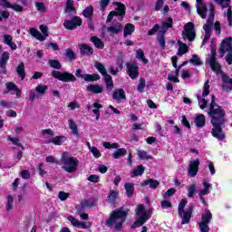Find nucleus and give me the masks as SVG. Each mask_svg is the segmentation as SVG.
Segmentation results:
<instances>
[{"label":"nucleus","instance_id":"obj_52","mask_svg":"<svg viewBox=\"0 0 232 232\" xmlns=\"http://www.w3.org/2000/svg\"><path fill=\"white\" fill-rule=\"evenodd\" d=\"M76 209L77 215L80 217V218H82V220H88L90 218V216H88V214L82 212V210L81 209V206H77Z\"/></svg>","mask_w":232,"mask_h":232},{"label":"nucleus","instance_id":"obj_54","mask_svg":"<svg viewBox=\"0 0 232 232\" xmlns=\"http://www.w3.org/2000/svg\"><path fill=\"white\" fill-rule=\"evenodd\" d=\"M217 5H219L221 8H227L229 6L231 0H214Z\"/></svg>","mask_w":232,"mask_h":232},{"label":"nucleus","instance_id":"obj_20","mask_svg":"<svg viewBox=\"0 0 232 232\" xmlns=\"http://www.w3.org/2000/svg\"><path fill=\"white\" fill-rule=\"evenodd\" d=\"M196 6H197V12L198 15L202 19H206V14H208V7L204 3H202V0H196Z\"/></svg>","mask_w":232,"mask_h":232},{"label":"nucleus","instance_id":"obj_35","mask_svg":"<svg viewBox=\"0 0 232 232\" xmlns=\"http://www.w3.org/2000/svg\"><path fill=\"white\" fill-rule=\"evenodd\" d=\"M96 204L97 201L93 198L84 199L81 202L80 208H93Z\"/></svg>","mask_w":232,"mask_h":232},{"label":"nucleus","instance_id":"obj_2","mask_svg":"<svg viewBox=\"0 0 232 232\" xmlns=\"http://www.w3.org/2000/svg\"><path fill=\"white\" fill-rule=\"evenodd\" d=\"M126 217H128V210H124V208L115 209L105 221V225L108 227H114V229L119 230L122 227V224L126 222Z\"/></svg>","mask_w":232,"mask_h":232},{"label":"nucleus","instance_id":"obj_6","mask_svg":"<svg viewBox=\"0 0 232 232\" xmlns=\"http://www.w3.org/2000/svg\"><path fill=\"white\" fill-rule=\"evenodd\" d=\"M219 53L221 57H224L225 53H227L226 56V61L228 64H232V37L223 39L220 44Z\"/></svg>","mask_w":232,"mask_h":232},{"label":"nucleus","instance_id":"obj_19","mask_svg":"<svg viewBox=\"0 0 232 232\" xmlns=\"http://www.w3.org/2000/svg\"><path fill=\"white\" fill-rule=\"evenodd\" d=\"M127 73L130 79H137L139 77V66H137V63H128Z\"/></svg>","mask_w":232,"mask_h":232},{"label":"nucleus","instance_id":"obj_25","mask_svg":"<svg viewBox=\"0 0 232 232\" xmlns=\"http://www.w3.org/2000/svg\"><path fill=\"white\" fill-rule=\"evenodd\" d=\"M196 128H204L206 126V116L204 114H198L194 119Z\"/></svg>","mask_w":232,"mask_h":232},{"label":"nucleus","instance_id":"obj_16","mask_svg":"<svg viewBox=\"0 0 232 232\" xmlns=\"http://www.w3.org/2000/svg\"><path fill=\"white\" fill-rule=\"evenodd\" d=\"M81 24H82V20L77 16L72 17V20H65L63 23V26L66 30H75V28L81 26Z\"/></svg>","mask_w":232,"mask_h":232},{"label":"nucleus","instance_id":"obj_49","mask_svg":"<svg viewBox=\"0 0 232 232\" xmlns=\"http://www.w3.org/2000/svg\"><path fill=\"white\" fill-rule=\"evenodd\" d=\"M104 77V82L106 83L107 90H113V81L111 80V76L107 74Z\"/></svg>","mask_w":232,"mask_h":232},{"label":"nucleus","instance_id":"obj_14","mask_svg":"<svg viewBox=\"0 0 232 232\" xmlns=\"http://www.w3.org/2000/svg\"><path fill=\"white\" fill-rule=\"evenodd\" d=\"M182 35L185 41H195V25L192 23L186 24Z\"/></svg>","mask_w":232,"mask_h":232},{"label":"nucleus","instance_id":"obj_32","mask_svg":"<svg viewBox=\"0 0 232 232\" xmlns=\"http://www.w3.org/2000/svg\"><path fill=\"white\" fill-rule=\"evenodd\" d=\"M115 101H121L126 99V92L122 89H116L112 94Z\"/></svg>","mask_w":232,"mask_h":232},{"label":"nucleus","instance_id":"obj_55","mask_svg":"<svg viewBox=\"0 0 232 232\" xmlns=\"http://www.w3.org/2000/svg\"><path fill=\"white\" fill-rule=\"evenodd\" d=\"M35 8L38 10V12H41L42 14H44V12H46V5H44V3L43 2H36Z\"/></svg>","mask_w":232,"mask_h":232},{"label":"nucleus","instance_id":"obj_44","mask_svg":"<svg viewBox=\"0 0 232 232\" xmlns=\"http://www.w3.org/2000/svg\"><path fill=\"white\" fill-rule=\"evenodd\" d=\"M91 41L92 43H93L96 48H100V50H102V48H104V43H102V41L100 38L92 36L91 37Z\"/></svg>","mask_w":232,"mask_h":232},{"label":"nucleus","instance_id":"obj_53","mask_svg":"<svg viewBox=\"0 0 232 232\" xmlns=\"http://www.w3.org/2000/svg\"><path fill=\"white\" fill-rule=\"evenodd\" d=\"M16 72L19 77H21V79H24V63H19V65L16 68Z\"/></svg>","mask_w":232,"mask_h":232},{"label":"nucleus","instance_id":"obj_9","mask_svg":"<svg viewBox=\"0 0 232 232\" xmlns=\"http://www.w3.org/2000/svg\"><path fill=\"white\" fill-rule=\"evenodd\" d=\"M213 219V214H211V211L206 209L202 216H201V221L198 223L199 229L201 232H209V222Z\"/></svg>","mask_w":232,"mask_h":232},{"label":"nucleus","instance_id":"obj_21","mask_svg":"<svg viewBox=\"0 0 232 232\" xmlns=\"http://www.w3.org/2000/svg\"><path fill=\"white\" fill-rule=\"evenodd\" d=\"M0 6H3L4 8H12L14 12H23V6L17 4L11 5L6 0H0Z\"/></svg>","mask_w":232,"mask_h":232},{"label":"nucleus","instance_id":"obj_38","mask_svg":"<svg viewBox=\"0 0 232 232\" xmlns=\"http://www.w3.org/2000/svg\"><path fill=\"white\" fill-rule=\"evenodd\" d=\"M66 137L65 136H56L49 140L52 144H55V146H61L63 142H65Z\"/></svg>","mask_w":232,"mask_h":232},{"label":"nucleus","instance_id":"obj_4","mask_svg":"<svg viewBox=\"0 0 232 232\" xmlns=\"http://www.w3.org/2000/svg\"><path fill=\"white\" fill-rule=\"evenodd\" d=\"M137 220L131 226V228L140 227L151 218V210H147L144 205H139L135 209Z\"/></svg>","mask_w":232,"mask_h":232},{"label":"nucleus","instance_id":"obj_30","mask_svg":"<svg viewBox=\"0 0 232 232\" xmlns=\"http://www.w3.org/2000/svg\"><path fill=\"white\" fill-rule=\"evenodd\" d=\"M184 64H188V62H185L182 65H180L174 73H169L168 80L172 81V82H179V73L180 72V67L184 66Z\"/></svg>","mask_w":232,"mask_h":232},{"label":"nucleus","instance_id":"obj_57","mask_svg":"<svg viewBox=\"0 0 232 232\" xmlns=\"http://www.w3.org/2000/svg\"><path fill=\"white\" fill-rule=\"evenodd\" d=\"M87 180H89V182L97 184V182H101V177H99V175L92 174L87 178Z\"/></svg>","mask_w":232,"mask_h":232},{"label":"nucleus","instance_id":"obj_8","mask_svg":"<svg viewBox=\"0 0 232 232\" xmlns=\"http://www.w3.org/2000/svg\"><path fill=\"white\" fill-rule=\"evenodd\" d=\"M209 95V81L205 82L202 91H199L197 94L198 105L200 110H204L208 106V101L206 97Z\"/></svg>","mask_w":232,"mask_h":232},{"label":"nucleus","instance_id":"obj_47","mask_svg":"<svg viewBox=\"0 0 232 232\" xmlns=\"http://www.w3.org/2000/svg\"><path fill=\"white\" fill-rule=\"evenodd\" d=\"M189 63L194 66H202L203 64L202 60L197 54L192 55V58L189 60Z\"/></svg>","mask_w":232,"mask_h":232},{"label":"nucleus","instance_id":"obj_46","mask_svg":"<svg viewBox=\"0 0 232 232\" xmlns=\"http://www.w3.org/2000/svg\"><path fill=\"white\" fill-rule=\"evenodd\" d=\"M137 155H138L139 159H140L141 160H151V159H153L145 150H138Z\"/></svg>","mask_w":232,"mask_h":232},{"label":"nucleus","instance_id":"obj_27","mask_svg":"<svg viewBox=\"0 0 232 232\" xmlns=\"http://www.w3.org/2000/svg\"><path fill=\"white\" fill-rule=\"evenodd\" d=\"M4 44L11 47V50H17V44L14 43V38L10 34H4Z\"/></svg>","mask_w":232,"mask_h":232},{"label":"nucleus","instance_id":"obj_40","mask_svg":"<svg viewBox=\"0 0 232 232\" xmlns=\"http://www.w3.org/2000/svg\"><path fill=\"white\" fill-rule=\"evenodd\" d=\"M94 110L92 111V113H94V115H96V121H99V119L101 118V109H102V105L101 103H99L98 102H95L92 104Z\"/></svg>","mask_w":232,"mask_h":232},{"label":"nucleus","instance_id":"obj_64","mask_svg":"<svg viewBox=\"0 0 232 232\" xmlns=\"http://www.w3.org/2000/svg\"><path fill=\"white\" fill-rule=\"evenodd\" d=\"M133 130H144L146 128V124L144 122L141 123H134L132 125Z\"/></svg>","mask_w":232,"mask_h":232},{"label":"nucleus","instance_id":"obj_3","mask_svg":"<svg viewBox=\"0 0 232 232\" xmlns=\"http://www.w3.org/2000/svg\"><path fill=\"white\" fill-rule=\"evenodd\" d=\"M60 166L66 171L67 173H75L76 169L79 168V160L70 152H63L61 157Z\"/></svg>","mask_w":232,"mask_h":232},{"label":"nucleus","instance_id":"obj_45","mask_svg":"<svg viewBox=\"0 0 232 232\" xmlns=\"http://www.w3.org/2000/svg\"><path fill=\"white\" fill-rule=\"evenodd\" d=\"M65 13L66 14H75V7H73V0H67Z\"/></svg>","mask_w":232,"mask_h":232},{"label":"nucleus","instance_id":"obj_7","mask_svg":"<svg viewBox=\"0 0 232 232\" xmlns=\"http://www.w3.org/2000/svg\"><path fill=\"white\" fill-rule=\"evenodd\" d=\"M213 21H215V8L213 7V4H210L209 16L207 21V24L203 26V29L205 31V36L202 44H204V43H206L207 41H209V38L211 37V28L213 27Z\"/></svg>","mask_w":232,"mask_h":232},{"label":"nucleus","instance_id":"obj_17","mask_svg":"<svg viewBox=\"0 0 232 232\" xmlns=\"http://www.w3.org/2000/svg\"><path fill=\"white\" fill-rule=\"evenodd\" d=\"M199 166H200V160L198 159L190 160L188 164V177H197V173H198Z\"/></svg>","mask_w":232,"mask_h":232},{"label":"nucleus","instance_id":"obj_42","mask_svg":"<svg viewBox=\"0 0 232 232\" xmlns=\"http://www.w3.org/2000/svg\"><path fill=\"white\" fill-rule=\"evenodd\" d=\"M135 32V25L131 24H127L124 28V37H128V35H131Z\"/></svg>","mask_w":232,"mask_h":232},{"label":"nucleus","instance_id":"obj_58","mask_svg":"<svg viewBox=\"0 0 232 232\" xmlns=\"http://www.w3.org/2000/svg\"><path fill=\"white\" fill-rule=\"evenodd\" d=\"M49 66H51V68H55L56 70H60L61 63H59V61L57 60H50Z\"/></svg>","mask_w":232,"mask_h":232},{"label":"nucleus","instance_id":"obj_61","mask_svg":"<svg viewBox=\"0 0 232 232\" xmlns=\"http://www.w3.org/2000/svg\"><path fill=\"white\" fill-rule=\"evenodd\" d=\"M225 17H227L228 25L232 26V11H231V9H227V11L225 12Z\"/></svg>","mask_w":232,"mask_h":232},{"label":"nucleus","instance_id":"obj_5","mask_svg":"<svg viewBox=\"0 0 232 232\" xmlns=\"http://www.w3.org/2000/svg\"><path fill=\"white\" fill-rule=\"evenodd\" d=\"M186 204H188V199L183 198L180 200L179 205V214L182 218L181 224H189V220H191V215L193 213V204H190L187 211H184V208H186Z\"/></svg>","mask_w":232,"mask_h":232},{"label":"nucleus","instance_id":"obj_63","mask_svg":"<svg viewBox=\"0 0 232 232\" xmlns=\"http://www.w3.org/2000/svg\"><path fill=\"white\" fill-rule=\"evenodd\" d=\"M92 14H93L92 6H88L86 9L83 10L84 17H92Z\"/></svg>","mask_w":232,"mask_h":232},{"label":"nucleus","instance_id":"obj_22","mask_svg":"<svg viewBox=\"0 0 232 232\" xmlns=\"http://www.w3.org/2000/svg\"><path fill=\"white\" fill-rule=\"evenodd\" d=\"M87 92L90 93H102L104 92V87L99 84H89L86 86Z\"/></svg>","mask_w":232,"mask_h":232},{"label":"nucleus","instance_id":"obj_56","mask_svg":"<svg viewBox=\"0 0 232 232\" xmlns=\"http://www.w3.org/2000/svg\"><path fill=\"white\" fill-rule=\"evenodd\" d=\"M119 197V192L116 190H111L109 195H108V200L109 202H114L115 198Z\"/></svg>","mask_w":232,"mask_h":232},{"label":"nucleus","instance_id":"obj_39","mask_svg":"<svg viewBox=\"0 0 232 232\" xmlns=\"http://www.w3.org/2000/svg\"><path fill=\"white\" fill-rule=\"evenodd\" d=\"M187 197H188V198H193L195 197V193H197V185L195 183L190 184L188 188H187Z\"/></svg>","mask_w":232,"mask_h":232},{"label":"nucleus","instance_id":"obj_50","mask_svg":"<svg viewBox=\"0 0 232 232\" xmlns=\"http://www.w3.org/2000/svg\"><path fill=\"white\" fill-rule=\"evenodd\" d=\"M127 151L126 149H118L117 151H114L112 153L113 159H121V157H124L126 155Z\"/></svg>","mask_w":232,"mask_h":232},{"label":"nucleus","instance_id":"obj_26","mask_svg":"<svg viewBox=\"0 0 232 232\" xmlns=\"http://www.w3.org/2000/svg\"><path fill=\"white\" fill-rule=\"evenodd\" d=\"M10 59V53L5 52L3 53L0 60V68L2 69V72L5 73L6 72V63H8V60Z\"/></svg>","mask_w":232,"mask_h":232},{"label":"nucleus","instance_id":"obj_51","mask_svg":"<svg viewBox=\"0 0 232 232\" xmlns=\"http://www.w3.org/2000/svg\"><path fill=\"white\" fill-rule=\"evenodd\" d=\"M136 58L139 59L140 61H142V63H143L144 64H148V59H146V58L144 57V53L142 52V50L138 49V50L136 51Z\"/></svg>","mask_w":232,"mask_h":232},{"label":"nucleus","instance_id":"obj_10","mask_svg":"<svg viewBox=\"0 0 232 232\" xmlns=\"http://www.w3.org/2000/svg\"><path fill=\"white\" fill-rule=\"evenodd\" d=\"M52 75L54 79H58V81L63 82H74L77 80L73 74L66 72L53 71Z\"/></svg>","mask_w":232,"mask_h":232},{"label":"nucleus","instance_id":"obj_34","mask_svg":"<svg viewBox=\"0 0 232 232\" xmlns=\"http://www.w3.org/2000/svg\"><path fill=\"white\" fill-rule=\"evenodd\" d=\"M121 30H122V25L121 24H117L116 25L107 28V32L110 34V35H115L119 34Z\"/></svg>","mask_w":232,"mask_h":232},{"label":"nucleus","instance_id":"obj_62","mask_svg":"<svg viewBox=\"0 0 232 232\" xmlns=\"http://www.w3.org/2000/svg\"><path fill=\"white\" fill-rule=\"evenodd\" d=\"M37 93H40L41 95H44V92L48 90V86L40 84L36 87Z\"/></svg>","mask_w":232,"mask_h":232},{"label":"nucleus","instance_id":"obj_28","mask_svg":"<svg viewBox=\"0 0 232 232\" xmlns=\"http://www.w3.org/2000/svg\"><path fill=\"white\" fill-rule=\"evenodd\" d=\"M159 184H160L159 181L149 179L141 182L140 186H142V188H146V186H149V188H150V189H155L156 188H159Z\"/></svg>","mask_w":232,"mask_h":232},{"label":"nucleus","instance_id":"obj_41","mask_svg":"<svg viewBox=\"0 0 232 232\" xmlns=\"http://www.w3.org/2000/svg\"><path fill=\"white\" fill-rule=\"evenodd\" d=\"M12 209H14V196L7 195L6 196L5 210L12 211Z\"/></svg>","mask_w":232,"mask_h":232},{"label":"nucleus","instance_id":"obj_60","mask_svg":"<svg viewBox=\"0 0 232 232\" xmlns=\"http://www.w3.org/2000/svg\"><path fill=\"white\" fill-rule=\"evenodd\" d=\"M64 55L69 58L70 61H73L75 59V53L73 51H72V49L65 50Z\"/></svg>","mask_w":232,"mask_h":232},{"label":"nucleus","instance_id":"obj_23","mask_svg":"<svg viewBox=\"0 0 232 232\" xmlns=\"http://www.w3.org/2000/svg\"><path fill=\"white\" fill-rule=\"evenodd\" d=\"M222 88L224 92H231L232 91V79L227 77V75L222 76Z\"/></svg>","mask_w":232,"mask_h":232},{"label":"nucleus","instance_id":"obj_59","mask_svg":"<svg viewBox=\"0 0 232 232\" xmlns=\"http://www.w3.org/2000/svg\"><path fill=\"white\" fill-rule=\"evenodd\" d=\"M144 88H146V80L144 79H140V83L138 85V92H140V93H142L144 92Z\"/></svg>","mask_w":232,"mask_h":232},{"label":"nucleus","instance_id":"obj_29","mask_svg":"<svg viewBox=\"0 0 232 232\" xmlns=\"http://www.w3.org/2000/svg\"><path fill=\"white\" fill-rule=\"evenodd\" d=\"M124 188L126 191V195L129 198H131L133 197V193L135 191V184L131 182H127L124 184Z\"/></svg>","mask_w":232,"mask_h":232},{"label":"nucleus","instance_id":"obj_33","mask_svg":"<svg viewBox=\"0 0 232 232\" xmlns=\"http://www.w3.org/2000/svg\"><path fill=\"white\" fill-rule=\"evenodd\" d=\"M69 128L72 130V135L74 137H80L79 135V128H77V123L74 122L73 120L70 119L68 120Z\"/></svg>","mask_w":232,"mask_h":232},{"label":"nucleus","instance_id":"obj_24","mask_svg":"<svg viewBox=\"0 0 232 232\" xmlns=\"http://www.w3.org/2000/svg\"><path fill=\"white\" fill-rule=\"evenodd\" d=\"M173 26V18L169 17L164 21L161 24V27L160 28V34H166L167 30L169 28H171Z\"/></svg>","mask_w":232,"mask_h":232},{"label":"nucleus","instance_id":"obj_37","mask_svg":"<svg viewBox=\"0 0 232 232\" xmlns=\"http://www.w3.org/2000/svg\"><path fill=\"white\" fill-rule=\"evenodd\" d=\"M82 79H84L87 82H93L95 81H99V79H101V76L97 73L83 74Z\"/></svg>","mask_w":232,"mask_h":232},{"label":"nucleus","instance_id":"obj_18","mask_svg":"<svg viewBox=\"0 0 232 232\" xmlns=\"http://www.w3.org/2000/svg\"><path fill=\"white\" fill-rule=\"evenodd\" d=\"M201 184L203 186L202 188L198 190V195L201 197H206V195H209V191L212 189V185L207 179L201 180Z\"/></svg>","mask_w":232,"mask_h":232},{"label":"nucleus","instance_id":"obj_12","mask_svg":"<svg viewBox=\"0 0 232 232\" xmlns=\"http://www.w3.org/2000/svg\"><path fill=\"white\" fill-rule=\"evenodd\" d=\"M207 61L213 72H216V73H220V63H218L217 61V49L212 48Z\"/></svg>","mask_w":232,"mask_h":232},{"label":"nucleus","instance_id":"obj_1","mask_svg":"<svg viewBox=\"0 0 232 232\" xmlns=\"http://www.w3.org/2000/svg\"><path fill=\"white\" fill-rule=\"evenodd\" d=\"M208 115L211 117L210 122L213 126L211 130L212 137L218 140H225L226 132H224L222 128H224V122H226V112L222 107L215 103V96H212Z\"/></svg>","mask_w":232,"mask_h":232},{"label":"nucleus","instance_id":"obj_11","mask_svg":"<svg viewBox=\"0 0 232 232\" xmlns=\"http://www.w3.org/2000/svg\"><path fill=\"white\" fill-rule=\"evenodd\" d=\"M40 30L42 34L35 28H30L29 34H31L33 37H35V39L38 41H45L46 37H48V26L40 25Z\"/></svg>","mask_w":232,"mask_h":232},{"label":"nucleus","instance_id":"obj_43","mask_svg":"<svg viewBox=\"0 0 232 232\" xmlns=\"http://www.w3.org/2000/svg\"><path fill=\"white\" fill-rule=\"evenodd\" d=\"M80 50L83 55H92L93 53V49L84 44L80 45Z\"/></svg>","mask_w":232,"mask_h":232},{"label":"nucleus","instance_id":"obj_36","mask_svg":"<svg viewBox=\"0 0 232 232\" xmlns=\"http://www.w3.org/2000/svg\"><path fill=\"white\" fill-rule=\"evenodd\" d=\"M179 48H178V55L181 57L185 53H188V45L180 41H178Z\"/></svg>","mask_w":232,"mask_h":232},{"label":"nucleus","instance_id":"obj_15","mask_svg":"<svg viewBox=\"0 0 232 232\" xmlns=\"http://www.w3.org/2000/svg\"><path fill=\"white\" fill-rule=\"evenodd\" d=\"M115 5H117V8H115L114 11L111 12L107 17V23H111V19H113V16L115 15H124L126 7L124 5H122L121 2H115Z\"/></svg>","mask_w":232,"mask_h":232},{"label":"nucleus","instance_id":"obj_31","mask_svg":"<svg viewBox=\"0 0 232 232\" xmlns=\"http://www.w3.org/2000/svg\"><path fill=\"white\" fill-rule=\"evenodd\" d=\"M144 171H146L144 166L139 165L132 170L130 177L131 179H135V177H140L141 175H144Z\"/></svg>","mask_w":232,"mask_h":232},{"label":"nucleus","instance_id":"obj_48","mask_svg":"<svg viewBox=\"0 0 232 232\" xmlns=\"http://www.w3.org/2000/svg\"><path fill=\"white\" fill-rule=\"evenodd\" d=\"M94 67L96 68V70H98V72H100V73H102V75H103V77H105V75H108V72H106V68L102 63L97 62L95 63Z\"/></svg>","mask_w":232,"mask_h":232},{"label":"nucleus","instance_id":"obj_13","mask_svg":"<svg viewBox=\"0 0 232 232\" xmlns=\"http://www.w3.org/2000/svg\"><path fill=\"white\" fill-rule=\"evenodd\" d=\"M67 220H69L73 227H78V229H90L92 227V222L80 221L79 219H77V218L73 216L67 217Z\"/></svg>","mask_w":232,"mask_h":232}]
</instances>
